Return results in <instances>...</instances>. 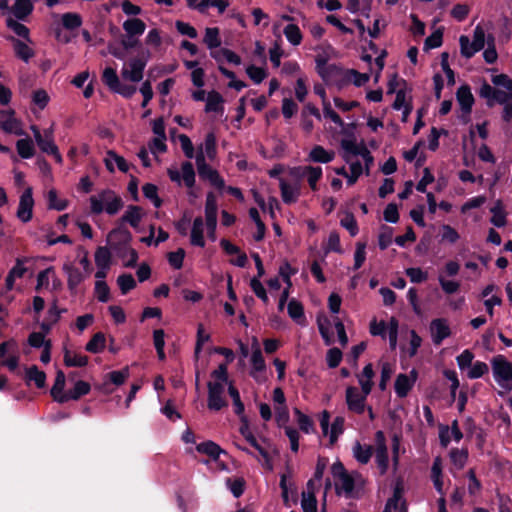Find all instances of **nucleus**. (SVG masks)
I'll list each match as a JSON object with an SVG mask.
<instances>
[{
  "instance_id": "45",
  "label": "nucleus",
  "mask_w": 512,
  "mask_h": 512,
  "mask_svg": "<svg viewBox=\"0 0 512 512\" xmlns=\"http://www.w3.org/2000/svg\"><path fill=\"white\" fill-rule=\"evenodd\" d=\"M102 82L113 92L121 81L114 68L106 67L102 73Z\"/></svg>"
},
{
  "instance_id": "58",
  "label": "nucleus",
  "mask_w": 512,
  "mask_h": 512,
  "mask_svg": "<svg viewBox=\"0 0 512 512\" xmlns=\"http://www.w3.org/2000/svg\"><path fill=\"white\" fill-rule=\"evenodd\" d=\"M324 249L325 254H328L329 252H336L341 254L343 252L340 244V236L337 231L330 232L327 244Z\"/></svg>"
},
{
  "instance_id": "9",
  "label": "nucleus",
  "mask_w": 512,
  "mask_h": 512,
  "mask_svg": "<svg viewBox=\"0 0 512 512\" xmlns=\"http://www.w3.org/2000/svg\"><path fill=\"white\" fill-rule=\"evenodd\" d=\"M240 421H241V425H240V428H239L240 434L245 438V440L252 447H254L259 452V454L265 460V465L267 466V468L269 470H271L272 469L271 457H270L268 451L258 443L256 437L251 432L247 417L246 416H242V418H240Z\"/></svg>"
},
{
  "instance_id": "49",
  "label": "nucleus",
  "mask_w": 512,
  "mask_h": 512,
  "mask_svg": "<svg viewBox=\"0 0 512 512\" xmlns=\"http://www.w3.org/2000/svg\"><path fill=\"white\" fill-rule=\"evenodd\" d=\"M441 242L455 244L460 239L458 231L448 224H443L440 227Z\"/></svg>"
},
{
  "instance_id": "60",
  "label": "nucleus",
  "mask_w": 512,
  "mask_h": 512,
  "mask_svg": "<svg viewBox=\"0 0 512 512\" xmlns=\"http://www.w3.org/2000/svg\"><path fill=\"white\" fill-rule=\"evenodd\" d=\"M489 367L485 362L476 361L471 365V369L468 371L467 376L470 379H478L488 373Z\"/></svg>"
},
{
  "instance_id": "63",
  "label": "nucleus",
  "mask_w": 512,
  "mask_h": 512,
  "mask_svg": "<svg viewBox=\"0 0 512 512\" xmlns=\"http://www.w3.org/2000/svg\"><path fill=\"white\" fill-rule=\"evenodd\" d=\"M246 73L255 84H260L267 77L266 70L255 65H249Z\"/></svg>"
},
{
  "instance_id": "61",
  "label": "nucleus",
  "mask_w": 512,
  "mask_h": 512,
  "mask_svg": "<svg viewBox=\"0 0 512 512\" xmlns=\"http://www.w3.org/2000/svg\"><path fill=\"white\" fill-rule=\"evenodd\" d=\"M95 294L99 302H108L110 299V288L108 284L103 280L96 281Z\"/></svg>"
},
{
  "instance_id": "36",
  "label": "nucleus",
  "mask_w": 512,
  "mask_h": 512,
  "mask_svg": "<svg viewBox=\"0 0 512 512\" xmlns=\"http://www.w3.org/2000/svg\"><path fill=\"white\" fill-rule=\"evenodd\" d=\"M288 314L298 324L303 325L305 322L304 307L301 302L291 299L288 303Z\"/></svg>"
},
{
  "instance_id": "47",
  "label": "nucleus",
  "mask_w": 512,
  "mask_h": 512,
  "mask_svg": "<svg viewBox=\"0 0 512 512\" xmlns=\"http://www.w3.org/2000/svg\"><path fill=\"white\" fill-rule=\"evenodd\" d=\"M286 39L294 46H298L302 41V33L298 25L288 24L283 31Z\"/></svg>"
},
{
  "instance_id": "35",
  "label": "nucleus",
  "mask_w": 512,
  "mask_h": 512,
  "mask_svg": "<svg viewBox=\"0 0 512 512\" xmlns=\"http://www.w3.org/2000/svg\"><path fill=\"white\" fill-rule=\"evenodd\" d=\"M203 42L206 44V46L211 51H216L215 49L220 47V45H221L219 28H217V27L206 28Z\"/></svg>"
},
{
  "instance_id": "10",
  "label": "nucleus",
  "mask_w": 512,
  "mask_h": 512,
  "mask_svg": "<svg viewBox=\"0 0 512 512\" xmlns=\"http://www.w3.org/2000/svg\"><path fill=\"white\" fill-rule=\"evenodd\" d=\"M375 443L376 449L374 451L376 463L378 468L380 469V474L384 475L388 470L389 456L386 444V437L383 431L379 430L375 433Z\"/></svg>"
},
{
  "instance_id": "11",
  "label": "nucleus",
  "mask_w": 512,
  "mask_h": 512,
  "mask_svg": "<svg viewBox=\"0 0 512 512\" xmlns=\"http://www.w3.org/2000/svg\"><path fill=\"white\" fill-rule=\"evenodd\" d=\"M33 190L27 187L21 194L16 216L23 223L29 222L33 217Z\"/></svg>"
},
{
  "instance_id": "18",
  "label": "nucleus",
  "mask_w": 512,
  "mask_h": 512,
  "mask_svg": "<svg viewBox=\"0 0 512 512\" xmlns=\"http://www.w3.org/2000/svg\"><path fill=\"white\" fill-rule=\"evenodd\" d=\"M91 390V385L83 380H78L75 382L72 389L66 392V396H62L60 403H66L70 400H79L82 396L87 395Z\"/></svg>"
},
{
  "instance_id": "3",
  "label": "nucleus",
  "mask_w": 512,
  "mask_h": 512,
  "mask_svg": "<svg viewBox=\"0 0 512 512\" xmlns=\"http://www.w3.org/2000/svg\"><path fill=\"white\" fill-rule=\"evenodd\" d=\"M315 64L317 74L326 84H333L338 89H342L349 84L350 79L346 75V69L340 65L328 64V59L321 55L316 56Z\"/></svg>"
},
{
  "instance_id": "4",
  "label": "nucleus",
  "mask_w": 512,
  "mask_h": 512,
  "mask_svg": "<svg viewBox=\"0 0 512 512\" xmlns=\"http://www.w3.org/2000/svg\"><path fill=\"white\" fill-rule=\"evenodd\" d=\"M492 372L495 381L503 389L512 390V362L503 355H496L491 360Z\"/></svg>"
},
{
  "instance_id": "19",
  "label": "nucleus",
  "mask_w": 512,
  "mask_h": 512,
  "mask_svg": "<svg viewBox=\"0 0 512 512\" xmlns=\"http://www.w3.org/2000/svg\"><path fill=\"white\" fill-rule=\"evenodd\" d=\"M34 5L31 0H16L9 11L17 20L25 21L33 12Z\"/></svg>"
},
{
  "instance_id": "56",
  "label": "nucleus",
  "mask_w": 512,
  "mask_h": 512,
  "mask_svg": "<svg viewBox=\"0 0 512 512\" xmlns=\"http://www.w3.org/2000/svg\"><path fill=\"white\" fill-rule=\"evenodd\" d=\"M346 75L350 79L349 84L353 83L356 87L365 85L370 79L368 73H360L355 69H346Z\"/></svg>"
},
{
  "instance_id": "25",
  "label": "nucleus",
  "mask_w": 512,
  "mask_h": 512,
  "mask_svg": "<svg viewBox=\"0 0 512 512\" xmlns=\"http://www.w3.org/2000/svg\"><path fill=\"white\" fill-rule=\"evenodd\" d=\"M341 147L345 153L352 154L354 156H361L362 158L370 153L363 142L361 144H357L355 139H342Z\"/></svg>"
},
{
  "instance_id": "1",
  "label": "nucleus",
  "mask_w": 512,
  "mask_h": 512,
  "mask_svg": "<svg viewBox=\"0 0 512 512\" xmlns=\"http://www.w3.org/2000/svg\"><path fill=\"white\" fill-rule=\"evenodd\" d=\"M213 381L207 383L208 398L207 406L211 411H220L228 406V402L224 398L225 385L229 386V375L226 363H221L217 369L210 374Z\"/></svg>"
},
{
  "instance_id": "20",
  "label": "nucleus",
  "mask_w": 512,
  "mask_h": 512,
  "mask_svg": "<svg viewBox=\"0 0 512 512\" xmlns=\"http://www.w3.org/2000/svg\"><path fill=\"white\" fill-rule=\"evenodd\" d=\"M196 450L201 454L209 456L214 461H218L221 454L227 455L225 450L211 440L197 444Z\"/></svg>"
},
{
  "instance_id": "6",
  "label": "nucleus",
  "mask_w": 512,
  "mask_h": 512,
  "mask_svg": "<svg viewBox=\"0 0 512 512\" xmlns=\"http://www.w3.org/2000/svg\"><path fill=\"white\" fill-rule=\"evenodd\" d=\"M331 473L338 482L335 483V492L341 495V491L345 493L346 498H351L355 488V480L352 475L348 473L345 466L341 461H336L331 466Z\"/></svg>"
},
{
  "instance_id": "40",
  "label": "nucleus",
  "mask_w": 512,
  "mask_h": 512,
  "mask_svg": "<svg viewBox=\"0 0 512 512\" xmlns=\"http://www.w3.org/2000/svg\"><path fill=\"white\" fill-rule=\"evenodd\" d=\"M211 57L215 59L217 62L221 63L222 59L219 58V54H222L226 61H228L231 64L234 65H240L241 64V57L236 54L234 51L228 49V48H221L216 51H211Z\"/></svg>"
},
{
  "instance_id": "30",
  "label": "nucleus",
  "mask_w": 512,
  "mask_h": 512,
  "mask_svg": "<svg viewBox=\"0 0 512 512\" xmlns=\"http://www.w3.org/2000/svg\"><path fill=\"white\" fill-rule=\"evenodd\" d=\"M279 186L281 191V197L285 204H292L298 200L300 194L298 188L292 187L284 179H280Z\"/></svg>"
},
{
  "instance_id": "7",
  "label": "nucleus",
  "mask_w": 512,
  "mask_h": 512,
  "mask_svg": "<svg viewBox=\"0 0 512 512\" xmlns=\"http://www.w3.org/2000/svg\"><path fill=\"white\" fill-rule=\"evenodd\" d=\"M198 175L202 180H207L217 189H223L225 186L224 179L219 172L206 163V156L202 148L195 156Z\"/></svg>"
},
{
  "instance_id": "54",
  "label": "nucleus",
  "mask_w": 512,
  "mask_h": 512,
  "mask_svg": "<svg viewBox=\"0 0 512 512\" xmlns=\"http://www.w3.org/2000/svg\"><path fill=\"white\" fill-rule=\"evenodd\" d=\"M48 200V208L54 209L57 211H63L68 206V201L64 199H58L57 191L55 189H51L47 195Z\"/></svg>"
},
{
  "instance_id": "26",
  "label": "nucleus",
  "mask_w": 512,
  "mask_h": 512,
  "mask_svg": "<svg viewBox=\"0 0 512 512\" xmlns=\"http://www.w3.org/2000/svg\"><path fill=\"white\" fill-rule=\"evenodd\" d=\"M123 29L127 36H141L145 32L146 24L140 18H129L124 21Z\"/></svg>"
},
{
  "instance_id": "28",
  "label": "nucleus",
  "mask_w": 512,
  "mask_h": 512,
  "mask_svg": "<svg viewBox=\"0 0 512 512\" xmlns=\"http://www.w3.org/2000/svg\"><path fill=\"white\" fill-rule=\"evenodd\" d=\"M65 382H66V376L62 370H58L56 372V377L54 384L50 390V394L52 398L60 403V400L62 396H66V392H64L65 388Z\"/></svg>"
},
{
  "instance_id": "24",
  "label": "nucleus",
  "mask_w": 512,
  "mask_h": 512,
  "mask_svg": "<svg viewBox=\"0 0 512 512\" xmlns=\"http://www.w3.org/2000/svg\"><path fill=\"white\" fill-rule=\"evenodd\" d=\"M223 103V96L219 92L212 90L207 93L205 112L222 113L224 110Z\"/></svg>"
},
{
  "instance_id": "14",
  "label": "nucleus",
  "mask_w": 512,
  "mask_h": 512,
  "mask_svg": "<svg viewBox=\"0 0 512 512\" xmlns=\"http://www.w3.org/2000/svg\"><path fill=\"white\" fill-rule=\"evenodd\" d=\"M6 39L12 44L15 57L28 63L34 56L35 51L26 42L12 35L6 37Z\"/></svg>"
},
{
  "instance_id": "8",
  "label": "nucleus",
  "mask_w": 512,
  "mask_h": 512,
  "mask_svg": "<svg viewBox=\"0 0 512 512\" xmlns=\"http://www.w3.org/2000/svg\"><path fill=\"white\" fill-rule=\"evenodd\" d=\"M461 55L467 59L472 58L477 52L481 51L485 46V32L481 26H477L474 30L473 41L471 43V51L466 50L469 45V37L461 35L459 38Z\"/></svg>"
},
{
  "instance_id": "46",
  "label": "nucleus",
  "mask_w": 512,
  "mask_h": 512,
  "mask_svg": "<svg viewBox=\"0 0 512 512\" xmlns=\"http://www.w3.org/2000/svg\"><path fill=\"white\" fill-rule=\"evenodd\" d=\"M251 364L253 370L251 371L250 375L256 379L254 372H261L266 369L264 357L262 355L261 349L258 346L252 352Z\"/></svg>"
},
{
  "instance_id": "5",
  "label": "nucleus",
  "mask_w": 512,
  "mask_h": 512,
  "mask_svg": "<svg viewBox=\"0 0 512 512\" xmlns=\"http://www.w3.org/2000/svg\"><path fill=\"white\" fill-rule=\"evenodd\" d=\"M150 51L141 50L137 57L129 60V68L123 67L121 70V76L124 80L137 83L143 79L144 69L149 61Z\"/></svg>"
},
{
  "instance_id": "33",
  "label": "nucleus",
  "mask_w": 512,
  "mask_h": 512,
  "mask_svg": "<svg viewBox=\"0 0 512 512\" xmlns=\"http://www.w3.org/2000/svg\"><path fill=\"white\" fill-rule=\"evenodd\" d=\"M63 361L67 367H85L88 364L89 358L86 355L74 354L66 347L63 350Z\"/></svg>"
},
{
  "instance_id": "15",
  "label": "nucleus",
  "mask_w": 512,
  "mask_h": 512,
  "mask_svg": "<svg viewBox=\"0 0 512 512\" xmlns=\"http://www.w3.org/2000/svg\"><path fill=\"white\" fill-rule=\"evenodd\" d=\"M365 395H361L358 389L354 386H349L346 389V403L348 409L356 414H362L365 410Z\"/></svg>"
},
{
  "instance_id": "27",
  "label": "nucleus",
  "mask_w": 512,
  "mask_h": 512,
  "mask_svg": "<svg viewBox=\"0 0 512 512\" xmlns=\"http://www.w3.org/2000/svg\"><path fill=\"white\" fill-rule=\"evenodd\" d=\"M374 453V448L371 445H362L356 442L353 446V456L360 464H367Z\"/></svg>"
},
{
  "instance_id": "57",
  "label": "nucleus",
  "mask_w": 512,
  "mask_h": 512,
  "mask_svg": "<svg viewBox=\"0 0 512 512\" xmlns=\"http://www.w3.org/2000/svg\"><path fill=\"white\" fill-rule=\"evenodd\" d=\"M451 462L458 468L462 469L468 459V451L466 449L453 448L450 451Z\"/></svg>"
},
{
  "instance_id": "55",
  "label": "nucleus",
  "mask_w": 512,
  "mask_h": 512,
  "mask_svg": "<svg viewBox=\"0 0 512 512\" xmlns=\"http://www.w3.org/2000/svg\"><path fill=\"white\" fill-rule=\"evenodd\" d=\"M218 205L216 195L210 191L206 195L205 218H217Z\"/></svg>"
},
{
  "instance_id": "53",
  "label": "nucleus",
  "mask_w": 512,
  "mask_h": 512,
  "mask_svg": "<svg viewBox=\"0 0 512 512\" xmlns=\"http://www.w3.org/2000/svg\"><path fill=\"white\" fill-rule=\"evenodd\" d=\"M204 149L206 156L210 160H214L217 155V142H216V136L213 132H208L205 136L204 140Z\"/></svg>"
},
{
  "instance_id": "31",
  "label": "nucleus",
  "mask_w": 512,
  "mask_h": 512,
  "mask_svg": "<svg viewBox=\"0 0 512 512\" xmlns=\"http://www.w3.org/2000/svg\"><path fill=\"white\" fill-rule=\"evenodd\" d=\"M6 26L9 29H11L18 37L24 39L26 42H28L30 44L33 43L32 39L30 37V30L26 25L9 17L6 19Z\"/></svg>"
},
{
  "instance_id": "44",
  "label": "nucleus",
  "mask_w": 512,
  "mask_h": 512,
  "mask_svg": "<svg viewBox=\"0 0 512 512\" xmlns=\"http://www.w3.org/2000/svg\"><path fill=\"white\" fill-rule=\"evenodd\" d=\"M228 394L232 398L233 406H234V412L239 418H242V416H245V406L240 398V393L238 389L233 385V383H229L228 386Z\"/></svg>"
},
{
  "instance_id": "59",
  "label": "nucleus",
  "mask_w": 512,
  "mask_h": 512,
  "mask_svg": "<svg viewBox=\"0 0 512 512\" xmlns=\"http://www.w3.org/2000/svg\"><path fill=\"white\" fill-rule=\"evenodd\" d=\"M340 225L347 229L352 237L356 236L359 232L357 221L350 212L346 213L345 217L340 220Z\"/></svg>"
},
{
  "instance_id": "39",
  "label": "nucleus",
  "mask_w": 512,
  "mask_h": 512,
  "mask_svg": "<svg viewBox=\"0 0 512 512\" xmlns=\"http://www.w3.org/2000/svg\"><path fill=\"white\" fill-rule=\"evenodd\" d=\"M16 149L19 156L23 159H30L35 154V148L30 138L19 139L16 142Z\"/></svg>"
},
{
  "instance_id": "41",
  "label": "nucleus",
  "mask_w": 512,
  "mask_h": 512,
  "mask_svg": "<svg viewBox=\"0 0 512 512\" xmlns=\"http://www.w3.org/2000/svg\"><path fill=\"white\" fill-rule=\"evenodd\" d=\"M62 25L67 30H75L79 28L82 23V17L76 12H67L61 16Z\"/></svg>"
},
{
  "instance_id": "50",
  "label": "nucleus",
  "mask_w": 512,
  "mask_h": 512,
  "mask_svg": "<svg viewBox=\"0 0 512 512\" xmlns=\"http://www.w3.org/2000/svg\"><path fill=\"white\" fill-rule=\"evenodd\" d=\"M304 170L306 171L307 181L310 188L313 191L317 190V182L322 177V168L320 166H305Z\"/></svg>"
},
{
  "instance_id": "64",
  "label": "nucleus",
  "mask_w": 512,
  "mask_h": 512,
  "mask_svg": "<svg viewBox=\"0 0 512 512\" xmlns=\"http://www.w3.org/2000/svg\"><path fill=\"white\" fill-rule=\"evenodd\" d=\"M443 43V32L440 29L434 31L431 35H429L424 42V49H434L438 48Z\"/></svg>"
},
{
  "instance_id": "37",
  "label": "nucleus",
  "mask_w": 512,
  "mask_h": 512,
  "mask_svg": "<svg viewBox=\"0 0 512 512\" xmlns=\"http://www.w3.org/2000/svg\"><path fill=\"white\" fill-rule=\"evenodd\" d=\"M26 381H33L37 388H43L46 384V374L39 370L36 365H32L26 370Z\"/></svg>"
},
{
  "instance_id": "16",
  "label": "nucleus",
  "mask_w": 512,
  "mask_h": 512,
  "mask_svg": "<svg viewBox=\"0 0 512 512\" xmlns=\"http://www.w3.org/2000/svg\"><path fill=\"white\" fill-rule=\"evenodd\" d=\"M99 197L106 202L105 211L109 215H115L124 206L122 198L111 189H105Z\"/></svg>"
},
{
  "instance_id": "21",
  "label": "nucleus",
  "mask_w": 512,
  "mask_h": 512,
  "mask_svg": "<svg viewBox=\"0 0 512 512\" xmlns=\"http://www.w3.org/2000/svg\"><path fill=\"white\" fill-rule=\"evenodd\" d=\"M204 221L201 216H198L194 219L191 234H190V242L193 246L203 248L205 246L204 239Z\"/></svg>"
},
{
  "instance_id": "13",
  "label": "nucleus",
  "mask_w": 512,
  "mask_h": 512,
  "mask_svg": "<svg viewBox=\"0 0 512 512\" xmlns=\"http://www.w3.org/2000/svg\"><path fill=\"white\" fill-rule=\"evenodd\" d=\"M31 129L39 149L48 155L55 154L58 147L53 141L52 131L45 130L42 135L37 126L33 125Z\"/></svg>"
},
{
  "instance_id": "34",
  "label": "nucleus",
  "mask_w": 512,
  "mask_h": 512,
  "mask_svg": "<svg viewBox=\"0 0 512 512\" xmlns=\"http://www.w3.org/2000/svg\"><path fill=\"white\" fill-rule=\"evenodd\" d=\"M64 270L68 276L67 285L69 290H75L83 282L84 275L78 268L71 265H65Z\"/></svg>"
},
{
  "instance_id": "17",
  "label": "nucleus",
  "mask_w": 512,
  "mask_h": 512,
  "mask_svg": "<svg viewBox=\"0 0 512 512\" xmlns=\"http://www.w3.org/2000/svg\"><path fill=\"white\" fill-rule=\"evenodd\" d=\"M430 329L432 333V340L435 345H440L443 340L451 334L447 321L443 318L432 320Z\"/></svg>"
},
{
  "instance_id": "12",
  "label": "nucleus",
  "mask_w": 512,
  "mask_h": 512,
  "mask_svg": "<svg viewBox=\"0 0 512 512\" xmlns=\"http://www.w3.org/2000/svg\"><path fill=\"white\" fill-rule=\"evenodd\" d=\"M456 97L462 112L460 118L462 122L466 124L470 120L469 116L471 114L472 106L474 104V97L470 87L468 85L460 86L456 92Z\"/></svg>"
},
{
  "instance_id": "22",
  "label": "nucleus",
  "mask_w": 512,
  "mask_h": 512,
  "mask_svg": "<svg viewBox=\"0 0 512 512\" xmlns=\"http://www.w3.org/2000/svg\"><path fill=\"white\" fill-rule=\"evenodd\" d=\"M334 157L335 152L333 150H326L321 145H315L308 155L310 161L323 164L331 162Z\"/></svg>"
},
{
  "instance_id": "23",
  "label": "nucleus",
  "mask_w": 512,
  "mask_h": 512,
  "mask_svg": "<svg viewBox=\"0 0 512 512\" xmlns=\"http://www.w3.org/2000/svg\"><path fill=\"white\" fill-rule=\"evenodd\" d=\"M143 210L140 206L129 205L120 218L122 223H128L131 227L137 228L142 220Z\"/></svg>"
},
{
  "instance_id": "32",
  "label": "nucleus",
  "mask_w": 512,
  "mask_h": 512,
  "mask_svg": "<svg viewBox=\"0 0 512 512\" xmlns=\"http://www.w3.org/2000/svg\"><path fill=\"white\" fill-rule=\"evenodd\" d=\"M490 212L492 213L490 222L494 226L501 228L506 225V212L504 211L503 203L501 200H497L495 202L494 206L490 208Z\"/></svg>"
},
{
  "instance_id": "48",
  "label": "nucleus",
  "mask_w": 512,
  "mask_h": 512,
  "mask_svg": "<svg viewBox=\"0 0 512 512\" xmlns=\"http://www.w3.org/2000/svg\"><path fill=\"white\" fill-rule=\"evenodd\" d=\"M181 179L186 187L193 188L195 185V171L193 164L189 161L183 162L181 165Z\"/></svg>"
},
{
  "instance_id": "52",
  "label": "nucleus",
  "mask_w": 512,
  "mask_h": 512,
  "mask_svg": "<svg viewBox=\"0 0 512 512\" xmlns=\"http://www.w3.org/2000/svg\"><path fill=\"white\" fill-rule=\"evenodd\" d=\"M117 284L119 289L123 295L127 294L129 291L136 287V281L132 274L123 273L118 276Z\"/></svg>"
},
{
  "instance_id": "43",
  "label": "nucleus",
  "mask_w": 512,
  "mask_h": 512,
  "mask_svg": "<svg viewBox=\"0 0 512 512\" xmlns=\"http://www.w3.org/2000/svg\"><path fill=\"white\" fill-rule=\"evenodd\" d=\"M95 263L98 268L109 269L111 266V253L105 246H100L95 251Z\"/></svg>"
},
{
  "instance_id": "62",
  "label": "nucleus",
  "mask_w": 512,
  "mask_h": 512,
  "mask_svg": "<svg viewBox=\"0 0 512 512\" xmlns=\"http://www.w3.org/2000/svg\"><path fill=\"white\" fill-rule=\"evenodd\" d=\"M184 258L185 250L183 248H178L176 251L169 252L167 255L169 264L177 270L182 268Z\"/></svg>"
},
{
  "instance_id": "42",
  "label": "nucleus",
  "mask_w": 512,
  "mask_h": 512,
  "mask_svg": "<svg viewBox=\"0 0 512 512\" xmlns=\"http://www.w3.org/2000/svg\"><path fill=\"white\" fill-rule=\"evenodd\" d=\"M14 111H9V117L0 123V127L6 133H14L16 135H22L23 130L20 127V122L13 117Z\"/></svg>"
},
{
  "instance_id": "38",
  "label": "nucleus",
  "mask_w": 512,
  "mask_h": 512,
  "mask_svg": "<svg viewBox=\"0 0 512 512\" xmlns=\"http://www.w3.org/2000/svg\"><path fill=\"white\" fill-rule=\"evenodd\" d=\"M105 335L102 332L95 333L92 338L88 341V343L85 346L86 351L90 353H100L105 348Z\"/></svg>"
},
{
  "instance_id": "2",
  "label": "nucleus",
  "mask_w": 512,
  "mask_h": 512,
  "mask_svg": "<svg viewBox=\"0 0 512 512\" xmlns=\"http://www.w3.org/2000/svg\"><path fill=\"white\" fill-rule=\"evenodd\" d=\"M131 238L130 231L124 227L114 228L108 235L111 249L116 252L119 258L126 260L124 266L128 268H134L138 261V252L129 247Z\"/></svg>"
},
{
  "instance_id": "51",
  "label": "nucleus",
  "mask_w": 512,
  "mask_h": 512,
  "mask_svg": "<svg viewBox=\"0 0 512 512\" xmlns=\"http://www.w3.org/2000/svg\"><path fill=\"white\" fill-rule=\"evenodd\" d=\"M301 506L303 512H317V499L313 491H303Z\"/></svg>"
},
{
  "instance_id": "29",
  "label": "nucleus",
  "mask_w": 512,
  "mask_h": 512,
  "mask_svg": "<svg viewBox=\"0 0 512 512\" xmlns=\"http://www.w3.org/2000/svg\"><path fill=\"white\" fill-rule=\"evenodd\" d=\"M413 384L409 381L407 374L397 375L394 383L395 393L399 398L406 397L413 388Z\"/></svg>"
}]
</instances>
